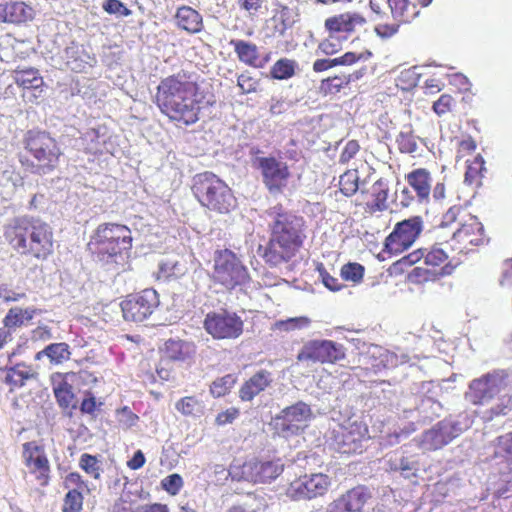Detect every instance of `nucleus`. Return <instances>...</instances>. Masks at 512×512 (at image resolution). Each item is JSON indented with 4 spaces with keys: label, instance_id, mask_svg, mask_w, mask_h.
Segmentation results:
<instances>
[{
    "label": "nucleus",
    "instance_id": "obj_1",
    "mask_svg": "<svg viewBox=\"0 0 512 512\" xmlns=\"http://www.w3.org/2000/svg\"><path fill=\"white\" fill-rule=\"evenodd\" d=\"M203 100L199 83L184 71L162 78L153 96L160 113L179 128L200 120Z\"/></svg>",
    "mask_w": 512,
    "mask_h": 512
},
{
    "label": "nucleus",
    "instance_id": "obj_2",
    "mask_svg": "<svg viewBox=\"0 0 512 512\" xmlns=\"http://www.w3.org/2000/svg\"><path fill=\"white\" fill-rule=\"evenodd\" d=\"M269 217V238L258 248L259 255L269 267H279L292 261L307 239L306 221L278 203L266 211Z\"/></svg>",
    "mask_w": 512,
    "mask_h": 512
},
{
    "label": "nucleus",
    "instance_id": "obj_3",
    "mask_svg": "<svg viewBox=\"0 0 512 512\" xmlns=\"http://www.w3.org/2000/svg\"><path fill=\"white\" fill-rule=\"evenodd\" d=\"M4 243L16 254L48 260L55 251L53 228L45 221L28 215L17 216L3 225Z\"/></svg>",
    "mask_w": 512,
    "mask_h": 512
},
{
    "label": "nucleus",
    "instance_id": "obj_4",
    "mask_svg": "<svg viewBox=\"0 0 512 512\" xmlns=\"http://www.w3.org/2000/svg\"><path fill=\"white\" fill-rule=\"evenodd\" d=\"M21 144L23 151L18 153V160L25 171L43 176L58 169L63 151L50 132L29 129L23 134Z\"/></svg>",
    "mask_w": 512,
    "mask_h": 512
},
{
    "label": "nucleus",
    "instance_id": "obj_5",
    "mask_svg": "<svg viewBox=\"0 0 512 512\" xmlns=\"http://www.w3.org/2000/svg\"><path fill=\"white\" fill-rule=\"evenodd\" d=\"M133 246L131 229L120 223L106 222L99 224L88 243L89 249L105 264H118Z\"/></svg>",
    "mask_w": 512,
    "mask_h": 512
},
{
    "label": "nucleus",
    "instance_id": "obj_6",
    "mask_svg": "<svg viewBox=\"0 0 512 512\" xmlns=\"http://www.w3.org/2000/svg\"><path fill=\"white\" fill-rule=\"evenodd\" d=\"M459 222V228L452 234L450 248L460 254H467L475 247L488 243L485 228L478 217L472 215L465 207L454 205L443 215L442 224L451 225Z\"/></svg>",
    "mask_w": 512,
    "mask_h": 512
},
{
    "label": "nucleus",
    "instance_id": "obj_7",
    "mask_svg": "<svg viewBox=\"0 0 512 512\" xmlns=\"http://www.w3.org/2000/svg\"><path fill=\"white\" fill-rule=\"evenodd\" d=\"M192 192L201 206L212 212L228 214L237 206L231 188L211 172L199 173L193 178Z\"/></svg>",
    "mask_w": 512,
    "mask_h": 512
},
{
    "label": "nucleus",
    "instance_id": "obj_8",
    "mask_svg": "<svg viewBox=\"0 0 512 512\" xmlns=\"http://www.w3.org/2000/svg\"><path fill=\"white\" fill-rule=\"evenodd\" d=\"M209 277L214 285L226 291L241 289L251 281L249 270L240 256L228 248L217 249L214 252Z\"/></svg>",
    "mask_w": 512,
    "mask_h": 512
},
{
    "label": "nucleus",
    "instance_id": "obj_9",
    "mask_svg": "<svg viewBox=\"0 0 512 512\" xmlns=\"http://www.w3.org/2000/svg\"><path fill=\"white\" fill-rule=\"evenodd\" d=\"M203 327L215 340H233L243 334L244 321L236 312L221 308L206 314Z\"/></svg>",
    "mask_w": 512,
    "mask_h": 512
},
{
    "label": "nucleus",
    "instance_id": "obj_10",
    "mask_svg": "<svg viewBox=\"0 0 512 512\" xmlns=\"http://www.w3.org/2000/svg\"><path fill=\"white\" fill-rule=\"evenodd\" d=\"M423 231L421 216H412L397 222L384 240L383 252L389 255H399L408 250L419 238Z\"/></svg>",
    "mask_w": 512,
    "mask_h": 512
},
{
    "label": "nucleus",
    "instance_id": "obj_11",
    "mask_svg": "<svg viewBox=\"0 0 512 512\" xmlns=\"http://www.w3.org/2000/svg\"><path fill=\"white\" fill-rule=\"evenodd\" d=\"M159 294L155 289L147 288L126 295L120 303L124 320L128 322H143L159 307Z\"/></svg>",
    "mask_w": 512,
    "mask_h": 512
},
{
    "label": "nucleus",
    "instance_id": "obj_12",
    "mask_svg": "<svg viewBox=\"0 0 512 512\" xmlns=\"http://www.w3.org/2000/svg\"><path fill=\"white\" fill-rule=\"evenodd\" d=\"M367 17L355 10H345L328 16L324 29L330 37L347 40L366 30Z\"/></svg>",
    "mask_w": 512,
    "mask_h": 512
},
{
    "label": "nucleus",
    "instance_id": "obj_13",
    "mask_svg": "<svg viewBox=\"0 0 512 512\" xmlns=\"http://www.w3.org/2000/svg\"><path fill=\"white\" fill-rule=\"evenodd\" d=\"M343 345L332 340H311L305 343L297 355L299 362L334 364L345 358Z\"/></svg>",
    "mask_w": 512,
    "mask_h": 512
},
{
    "label": "nucleus",
    "instance_id": "obj_14",
    "mask_svg": "<svg viewBox=\"0 0 512 512\" xmlns=\"http://www.w3.org/2000/svg\"><path fill=\"white\" fill-rule=\"evenodd\" d=\"M257 167L261 172L262 181L271 194H281L287 187L291 172L286 162L273 156L259 157Z\"/></svg>",
    "mask_w": 512,
    "mask_h": 512
},
{
    "label": "nucleus",
    "instance_id": "obj_15",
    "mask_svg": "<svg viewBox=\"0 0 512 512\" xmlns=\"http://www.w3.org/2000/svg\"><path fill=\"white\" fill-rule=\"evenodd\" d=\"M331 486V479L326 474L316 473L291 483L289 495L295 500L313 499L323 496Z\"/></svg>",
    "mask_w": 512,
    "mask_h": 512
},
{
    "label": "nucleus",
    "instance_id": "obj_16",
    "mask_svg": "<svg viewBox=\"0 0 512 512\" xmlns=\"http://www.w3.org/2000/svg\"><path fill=\"white\" fill-rule=\"evenodd\" d=\"M389 188L382 179L375 181L368 189L360 192L358 205L368 215L381 213L389 208L388 204Z\"/></svg>",
    "mask_w": 512,
    "mask_h": 512
},
{
    "label": "nucleus",
    "instance_id": "obj_17",
    "mask_svg": "<svg viewBox=\"0 0 512 512\" xmlns=\"http://www.w3.org/2000/svg\"><path fill=\"white\" fill-rule=\"evenodd\" d=\"M371 497L369 488L358 485L333 500L326 512H362Z\"/></svg>",
    "mask_w": 512,
    "mask_h": 512
},
{
    "label": "nucleus",
    "instance_id": "obj_18",
    "mask_svg": "<svg viewBox=\"0 0 512 512\" xmlns=\"http://www.w3.org/2000/svg\"><path fill=\"white\" fill-rule=\"evenodd\" d=\"M229 44L233 47L238 60L246 66L262 69L270 61V53L261 55L256 44L240 39H231Z\"/></svg>",
    "mask_w": 512,
    "mask_h": 512
},
{
    "label": "nucleus",
    "instance_id": "obj_19",
    "mask_svg": "<svg viewBox=\"0 0 512 512\" xmlns=\"http://www.w3.org/2000/svg\"><path fill=\"white\" fill-rule=\"evenodd\" d=\"M498 390V377L495 373H487L478 379H474L469 385L466 398L473 404H483L491 399Z\"/></svg>",
    "mask_w": 512,
    "mask_h": 512
},
{
    "label": "nucleus",
    "instance_id": "obj_20",
    "mask_svg": "<svg viewBox=\"0 0 512 512\" xmlns=\"http://www.w3.org/2000/svg\"><path fill=\"white\" fill-rule=\"evenodd\" d=\"M51 384L58 405L65 411L72 413L77 408L78 400L68 382L67 374L60 372L51 375Z\"/></svg>",
    "mask_w": 512,
    "mask_h": 512
},
{
    "label": "nucleus",
    "instance_id": "obj_21",
    "mask_svg": "<svg viewBox=\"0 0 512 512\" xmlns=\"http://www.w3.org/2000/svg\"><path fill=\"white\" fill-rule=\"evenodd\" d=\"M405 181L416 194L419 203H428L430 201L432 189V176L426 168H416L405 174Z\"/></svg>",
    "mask_w": 512,
    "mask_h": 512
},
{
    "label": "nucleus",
    "instance_id": "obj_22",
    "mask_svg": "<svg viewBox=\"0 0 512 512\" xmlns=\"http://www.w3.org/2000/svg\"><path fill=\"white\" fill-rule=\"evenodd\" d=\"M34 10L22 1L0 2V23H24L33 19Z\"/></svg>",
    "mask_w": 512,
    "mask_h": 512
},
{
    "label": "nucleus",
    "instance_id": "obj_23",
    "mask_svg": "<svg viewBox=\"0 0 512 512\" xmlns=\"http://www.w3.org/2000/svg\"><path fill=\"white\" fill-rule=\"evenodd\" d=\"M366 72V68H360L349 74H335L322 79L319 86L320 92L324 96L336 95L348 87L351 82L360 80Z\"/></svg>",
    "mask_w": 512,
    "mask_h": 512
},
{
    "label": "nucleus",
    "instance_id": "obj_24",
    "mask_svg": "<svg viewBox=\"0 0 512 512\" xmlns=\"http://www.w3.org/2000/svg\"><path fill=\"white\" fill-rule=\"evenodd\" d=\"M273 382L272 373L261 369L247 379L239 389V397L242 401H251L263 392Z\"/></svg>",
    "mask_w": 512,
    "mask_h": 512
},
{
    "label": "nucleus",
    "instance_id": "obj_25",
    "mask_svg": "<svg viewBox=\"0 0 512 512\" xmlns=\"http://www.w3.org/2000/svg\"><path fill=\"white\" fill-rule=\"evenodd\" d=\"M174 19L176 26L188 34H198L204 29L202 15L191 6L178 7Z\"/></svg>",
    "mask_w": 512,
    "mask_h": 512
},
{
    "label": "nucleus",
    "instance_id": "obj_26",
    "mask_svg": "<svg viewBox=\"0 0 512 512\" xmlns=\"http://www.w3.org/2000/svg\"><path fill=\"white\" fill-rule=\"evenodd\" d=\"M307 418H271L268 429L274 435L289 438L299 435L307 426Z\"/></svg>",
    "mask_w": 512,
    "mask_h": 512
},
{
    "label": "nucleus",
    "instance_id": "obj_27",
    "mask_svg": "<svg viewBox=\"0 0 512 512\" xmlns=\"http://www.w3.org/2000/svg\"><path fill=\"white\" fill-rule=\"evenodd\" d=\"M164 356L172 361H186L196 353V346L193 342L181 339H169L164 343Z\"/></svg>",
    "mask_w": 512,
    "mask_h": 512
},
{
    "label": "nucleus",
    "instance_id": "obj_28",
    "mask_svg": "<svg viewBox=\"0 0 512 512\" xmlns=\"http://www.w3.org/2000/svg\"><path fill=\"white\" fill-rule=\"evenodd\" d=\"M14 83L21 89L37 90L44 86V79L39 70L34 67L18 66L11 72Z\"/></svg>",
    "mask_w": 512,
    "mask_h": 512
},
{
    "label": "nucleus",
    "instance_id": "obj_29",
    "mask_svg": "<svg viewBox=\"0 0 512 512\" xmlns=\"http://www.w3.org/2000/svg\"><path fill=\"white\" fill-rule=\"evenodd\" d=\"M394 21L407 24L419 14L417 4L412 0H386Z\"/></svg>",
    "mask_w": 512,
    "mask_h": 512
},
{
    "label": "nucleus",
    "instance_id": "obj_30",
    "mask_svg": "<svg viewBox=\"0 0 512 512\" xmlns=\"http://www.w3.org/2000/svg\"><path fill=\"white\" fill-rule=\"evenodd\" d=\"M471 425V418H444L435 425V428L448 444Z\"/></svg>",
    "mask_w": 512,
    "mask_h": 512
},
{
    "label": "nucleus",
    "instance_id": "obj_31",
    "mask_svg": "<svg viewBox=\"0 0 512 512\" xmlns=\"http://www.w3.org/2000/svg\"><path fill=\"white\" fill-rule=\"evenodd\" d=\"M471 425V418H444L435 425V428L448 444Z\"/></svg>",
    "mask_w": 512,
    "mask_h": 512
},
{
    "label": "nucleus",
    "instance_id": "obj_32",
    "mask_svg": "<svg viewBox=\"0 0 512 512\" xmlns=\"http://www.w3.org/2000/svg\"><path fill=\"white\" fill-rule=\"evenodd\" d=\"M23 458L32 471H39L43 475L49 470L44 451L35 442H27L23 445Z\"/></svg>",
    "mask_w": 512,
    "mask_h": 512
},
{
    "label": "nucleus",
    "instance_id": "obj_33",
    "mask_svg": "<svg viewBox=\"0 0 512 512\" xmlns=\"http://www.w3.org/2000/svg\"><path fill=\"white\" fill-rule=\"evenodd\" d=\"M40 310L32 307L21 308L13 307L10 308L3 319L4 327L9 329H16L22 327L27 322L31 321L35 315L39 314Z\"/></svg>",
    "mask_w": 512,
    "mask_h": 512
},
{
    "label": "nucleus",
    "instance_id": "obj_34",
    "mask_svg": "<svg viewBox=\"0 0 512 512\" xmlns=\"http://www.w3.org/2000/svg\"><path fill=\"white\" fill-rule=\"evenodd\" d=\"M36 376L37 373L31 366L19 363L7 369L5 383L10 385L11 388L21 387L28 380L36 378Z\"/></svg>",
    "mask_w": 512,
    "mask_h": 512
},
{
    "label": "nucleus",
    "instance_id": "obj_35",
    "mask_svg": "<svg viewBox=\"0 0 512 512\" xmlns=\"http://www.w3.org/2000/svg\"><path fill=\"white\" fill-rule=\"evenodd\" d=\"M485 161L481 155L475 156L472 160L466 161L464 181L467 185L479 186L483 177Z\"/></svg>",
    "mask_w": 512,
    "mask_h": 512
},
{
    "label": "nucleus",
    "instance_id": "obj_36",
    "mask_svg": "<svg viewBox=\"0 0 512 512\" xmlns=\"http://www.w3.org/2000/svg\"><path fill=\"white\" fill-rule=\"evenodd\" d=\"M257 482H270L276 479L283 471V464L276 461H257Z\"/></svg>",
    "mask_w": 512,
    "mask_h": 512
},
{
    "label": "nucleus",
    "instance_id": "obj_37",
    "mask_svg": "<svg viewBox=\"0 0 512 512\" xmlns=\"http://www.w3.org/2000/svg\"><path fill=\"white\" fill-rule=\"evenodd\" d=\"M297 62L293 59L281 58L277 60L270 69V75L273 79L286 80L293 77L296 73Z\"/></svg>",
    "mask_w": 512,
    "mask_h": 512
},
{
    "label": "nucleus",
    "instance_id": "obj_38",
    "mask_svg": "<svg viewBox=\"0 0 512 512\" xmlns=\"http://www.w3.org/2000/svg\"><path fill=\"white\" fill-rule=\"evenodd\" d=\"M177 411L186 416H195L204 412V403L197 396H186L181 398L175 405Z\"/></svg>",
    "mask_w": 512,
    "mask_h": 512
},
{
    "label": "nucleus",
    "instance_id": "obj_39",
    "mask_svg": "<svg viewBox=\"0 0 512 512\" xmlns=\"http://www.w3.org/2000/svg\"><path fill=\"white\" fill-rule=\"evenodd\" d=\"M359 188V175L357 168L345 171L339 179V189L345 196L354 195Z\"/></svg>",
    "mask_w": 512,
    "mask_h": 512
},
{
    "label": "nucleus",
    "instance_id": "obj_40",
    "mask_svg": "<svg viewBox=\"0 0 512 512\" xmlns=\"http://www.w3.org/2000/svg\"><path fill=\"white\" fill-rule=\"evenodd\" d=\"M48 359L52 364L58 365L70 359L69 345L65 342L51 343L46 346Z\"/></svg>",
    "mask_w": 512,
    "mask_h": 512
},
{
    "label": "nucleus",
    "instance_id": "obj_41",
    "mask_svg": "<svg viewBox=\"0 0 512 512\" xmlns=\"http://www.w3.org/2000/svg\"><path fill=\"white\" fill-rule=\"evenodd\" d=\"M389 468L391 471H399L400 474L407 479L416 476V462L405 457H399L389 460Z\"/></svg>",
    "mask_w": 512,
    "mask_h": 512
},
{
    "label": "nucleus",
    "instance_id": "obj_42",
    "mask_svg": "<svg viewBox=\"0 0 512 512\" xmlns=\"http://www.w3.org/2000/svg\"><path fill=\"white\" fill-rule=\"evenodd\" d=\"M237 382L235 374H227L223 377L217 378L210 385V392L214 397H222L230 392Z\"/></svg>",
    "mask_w": 512,
    "mask_h": 512
},
{
    "label": "nucleus",
    "instance_id": "obj_43",
    "mask_svg": "<svg viewBox=\"0 0 512 512\" xmlns=\"http://www.w3.org/2000/svg\"><path fill=\"white\" fill-rule=\"evenodd\" d=\"M424 263L426 266L436 268L448 260L447 252L439 245H433L430 249H424Z\"/></svg>",
    "mask_w": 512,
    "mask_h": 512
},
{
    "label": "nucleus",
    "instance_id": "obj_44",
    "mask_svg": "<svg viewBox=\"0 0 512 512\" xmlns=\"http://www.w3.org/2000/svg\"><path fill=\"white\" fill-rule=\"evenodd\" d=\"M373 56L370 50L361 52L347 51L341 56L335 57L336 66H352L358 62H365Z\"/></svg>",
    "mask_w": 512,
    "mask_h": 512
},
{
    "label": "nucleus",
    "instance_id": "obj_45",
    "mask_svg": "<svg viewBox=\"0 0 512 512\" xmlns=\"http://www.w3.org/2000/svg\"><path fill=\"white\" fill-rule=\"evenodd\" d=\"M340 275L345 281L359 283L364 276V267L359 263L350 262L342 266Z\"/></svg>",
    "mask_w": 512,
    "mask_h": 512
},
{
    "label": "nucleus",
    "instance_id": "obj_46",
    "mask_svg": "<svg viewBox=\"0 0 512 512\" xmlns=\"http://www.w3.org/2000/svg\"><path fill=\"white\" fill-rule=\"evenodd\" d=\"M446 445L444 438L436 430L435 426L426 431L421 440V447L425 450H437Z\"/></svg>",
    "mask_w": 512,
    "mask_h": 512
},
{
    "label": "nucleus",
    "instance_id": "obj_47",
    "mask_svg": "<svg viewBox=\"0 0 512 512\" xmlns=\"http://www.w3.org/2000/svg\"><path fill=\"white\" fill-rule=\"evenodd\" d=\"M260 80L254 77L250 72L245 71L238 75L237 86L241 91V94H251L258 90Z\"/></svg>",
    "mask_w": 512,
    "mask_h": 512
},
{
    "label": "nucleus",
    "instance_id": "obj_48",
    "mask_svg": "<svg viewBox=\"0 0 512 512\" xmlns=\"http://www.w3.org/2000/svg\"><path fill=\"white\" fill-rule=\"evenodd\" d=\"M83 496L78 489H71L65 496L63 512H81Z\"/></svg>",
    "mask_w": 512,
    "mask_h": 512
},
{
    "label": "nucleus",
    "instance_id": "obj_49",
    "mask_svg": "<svg viewBox=\"0 0 512 512\" xmlns=\"http://www.w3.org/2000/svg\"><path fill=\"white\" fill-rule=\"evenodd\" d=\"M495 457L512 461V433L498 437Z\"/></svg>",
    "mask_w": 512,
    "mask_h": 512
},
{
    "label": "nucleus",
    "instance_id": "obj_50",
    "mask_svg": "<svg viewBox=\"0 0 512 512\" xmlns=\"http://www.w3.org/2000/svg\"><path fill=\"white\" fill-rule=\"evenodd\" d=\"M424 258V249L419 248L416 249L409 254L403 256L401 259L396 261L393 266L396 269L403 270L404 268L411 267L418 263L420 260Z\"/></svg>",
    "mask_w": 512,
    "mask_h": 512
},
{
    "label": "nucleus",
    "instance_id": "obj_51",
    "mask_svg": "<svg viewBox=\"0 0 512 512\" xmlns=\"http://www.w3.org/2000/svg\"><path fill=\"white\" fill-rule=\"evenodd\" d=\"M360 151V144L357 140H349L339 155L340 164H348Z\"/></svg>",
    "mask_w": 512,
    "mask_h": 512
},
{
    "label": "nucleus",
    "instance_id": "obj_52",
    "mask_svg": "<svg viewBox=\"0 0 512 512\" xmlns=\"http://www.w3.org/2000/svg\"><path fill=\"white\" fill-rule=\"evenodd\" d=\"M455 105L454 98L449 94H442L437 101L433 103V111L438 115L442 116L452 110Z\"/></svg>",
    "mask_w": 512,
    "mask_h": 512
},
{
    "label": "nucleus",
    "instance_id": "obj_53",
    "mask_svg": "<svg viewBox=\"0 0 512 512\" xmlns=\"http://www.w3.org/2000/svg\"><path fill=\"white\" fill-rule=\"evenodd\" d=\"M402 24L396 21L392 23H379L374 27V31L381 39H389L398 33Z\"/></svg>",
    "mask_w": 512,
    "mask_h": 512
},
{
    "label": "nucleus",
    "instance_id": "obj_54",
    "mask_svg": "<svg viewBox=\"0 0 512 512\" xmlns=\"http://www.w3.org/2000/svg\"><path fill=\"white\" fill-rule=\"evenodd\" d=\"M103 405L102 402L97 401L95 396L91 392H87L85 394V397L81 401L80 404V410L82 413L85 414H92L94 412H103L101 409V406Z\"/></svg>",
    "mask_w": 512,
    "mask_h": 512
},
{
    "label": "nucleus",
    "instance_id": "obj_55",
    "mask_svg": "<svg viewBox=\"0 0 512 512\" xmlns=\"http://www.w3.org/2000/svg\"><path fill=\"white\" fill-rule=\"evenodd\" d=\"M398 148L402 153H414L417 150L415 138L410 133L401 132L396 140Z\"/></svg>",
    "mask_w": 512,
    "mask_h": 512
},
{
    "label": "nucleus",
    "instance_id": "obj_56",
    "mask_svg": "<svg viewBox=\"0 0 512 512\" xmlns=\"http://www.w3.org/2000/svg\"><path fill=\"white\" fill-rule=\"evenodd\" d=\"M310 324L309 318L305 316L289 318L287 320H282L276 323L279 329H283L285 331L301 329Z\"/></svg>",
    "mask_w": 512,
    "mask_h": 512
},
{
    "label": "nucleus",
    "instance_id": "obj_57",
    "mask_svg": "<svg viewBox=\"0 0 512 512\" xmlns=\"http://www.w3.org/2000/svg\"><path fill=\"white\" fill-rule=\"evenodd\" d=\"M80 467L94 478L100 476L98 460L95 456L83 454L80 458Z\"/></svg>",
    "mask_w": 512,
    "mask_h": 512
},
{
    "label": "nucleus",
    "instance_id": "obj_58",
    "mask_svg": "<svg viewBox=\"0 0 512 512\" xmlns=\"http://www.w3.org/2000/svg\"><path fill=\"white\" fill-rule=\"evenodd\" d=\"M183 486L182 477L179 474H171L162 480V487L171 495H176Z\"/></svg>",
    "mask_w": 512,
    "mask_h": 512
},
{
    "label": "nucleus",
    "instance_id": "obj_59",
    "mask_svg": "<svg viewBox=\"0 0 512 512\" xmlns=\"http://www.w3.org/2000/svg\"><path fill=\"white\" fill-rule=\"evenodd\" d=\"M103 9L109 14H120L122 16H129L131 14V10L120 0H105Z\"/></svg>",
    "mask_w": 512,
    "mask_h": 512
},
{
    "label": "nucleus",
    "instance_id": "obj_60",
    "mask_svg": "<svg viewBox=\"0 0 512 512\" xmlns=\"http://www.w3.org/2000/svg\"><path fill=\"white\" fill-rule=\"evenodd\" d=\"M284 416H309L311 409L306 403L299 401L283 410Z\"/></svg>",
    "mask_w": 512,
    "mask_h": 512
},
{
    "label": "nucleus",
    "instance_id": "obj_61",
    "mask_svg": "<svg viewBox=\"0 0 512 512\" xmlns=\"http://www.w3.org/2000/svg\"><path fill=\"white\" fill-rule=\"evenodd\" d=\"M322 283L331 291H339L343 287L339 279L330 275L323 267L318 269Z\"/></svg>",
    "mask_w": 512,
    "mask_h": 512
},
{
    "label": "nucleus",
    "instance_id": "obj_62",
    "mask_svg": "<svg viewBox=\"0 0 512 512\" xmlns=\"http://www.w3.org/2000/svg\"><path fill=\"white\" fill-rule=\"evenodd\" d=\"M237 3L239 8L250 16H255L263 6V0H238Z\"/></svg>",
    "mask_w": 512,
    "mask_h": 512
},
{
    "label": "nucleus",
    "instance_id": "obj_63",
    "mask_svg": "<svg viewBox=\"0 0 512 512\" xmlns=\"http://www.w3.org/2000/svg\"><path fill=\"white\" fill-rule=\"evenodd\" d=\"M408 279L413 283L427 282L432 279V273L429 269L415 267L408 275Z\"/></svg>",
    "mask_w": 512,
    "mask_h": 512
},
{
    "label": "nucleus",
    "instance_id": "obj_64",
    "mask_svg": "<svg viewBox=\"0 0 512 512\" xmlns=\"http://www.w3.org/2000/svg\"><path fill=\"white\" fill-rule=\"evenodd\" d=\"M340 51V47L337 43L330 39L322 40L317 47V52L325 55L332 56Z\"/></svg>",
    "mask_w": 512,
    "mask_h": 512
}]
</instances>
